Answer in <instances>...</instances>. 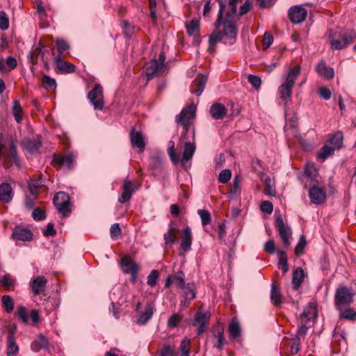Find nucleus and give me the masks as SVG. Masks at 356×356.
<instances>
[{
  "instance_id": "nucleus-55",
  "label": "nucleus",
  "mask_w": 356,
  "mask_h": 356,
  "mask_svg": "<svg viewBox=\"0 0 356 356\" xmlns=\"http://www.w3.org/2000/svg\"><path fill=\"white\" fill-rule=\"evenodd\" d=\"M232 177V172L229 170L225 169L222 170L218 175V181L220 183L226 184Z\"/></svg>"
},
{
  "instance_id": "nucleus-44",
  "label": "nucleus",
  "mask_w": 356,
  "mask_h": 356,
  "mask_svg": "<svg viewBox=\"0 0 356 356\" xmlns=\"http://www.w3.org/2000/svg\"><path fill=\"white\" fill-rule=\"evenodd\" d=\"M181 289L184 290L185 298L188 300H191L195 298V289L193 283H187L185 288Z\"/></svg>"
},
{
  "instance_id": "nucleus-46",
  "label": "nucleus",
  "mask_w": 356,
  "mask_h": 356,
  "mask_svg": "<svg viewBox=\"0 0 356 356\" xmlns=\"http://www.w3.org/2000/svg\"><path fill=\"white\" fill-rule=\"evenodd\" d=\"M199 20L197 19H193L186 24V31L189 35H193L199 29Z\"/></svg>"
},
{
  "instance_id": "nucleus-3",
  "label": "nucleus",
  "mask_w": 356,
  "mask_h": 356,
  "mask_svg": "<svg viewBox=\"0 0 356 356\" xmlns=\"http://www.w3.org/2000/svg\"><path fill=\"white\" fill-rule=\"evenodd\" d=\"M354 301V293L350 288L339 286L337 289L334 295V305L336 309H341L350 306Z\"/></svg>"
},
{
  "instance_id": "nucleus-36",
  "label": "nucleus",
  "mask_w": 356,
  "mask_h": 356,
  "mask_svg": "<svg viewBox=\"0 0 356 356\" xmlns=\"http://www.w3.org/2000/svg\"><path fill=\"white\" fill-rule=\"evenodd\" d=\"M305 277L304 271L302 268H298L296 269L293 273L292 276V284L294 290L298 289L302 282H303Z\"/></svg>"
},
{
  "instance_id": "nucleus-19",
  "label": "nucleus",
  "mask_w": 356,
  "mask_h": 356,
  "mask_svg": "<svg viewBox=\"0 0 356 356\" xmlns=\"http://www.w3.org/2000/svg\"><path fill=\"white\" fill-rule=\"evenodd\" d=\"M316 70L319 75L328 80L333 79L334 76V69L331 67H328L323 60L318 63Z\"/></svg>"
},
{
  "instance_id": "nucleus-63",
  "label": "nucleus",
  "mask_w": 356,
  "mask_h": 356,
  "mask_svg": "<svg viewBox=\"0 0 356 356\" xmlns=\"http://www.w3.org/2000/svg\"><path fill=\"white\" fill-rule=\"evenodd\" d=\"M301 348V341L300 339L298 336H296L294 339H293L292 344L291 345V351L292 354H297Z\"/></svg>"
},
{
  "instance_id": "nucleus-43",
  "label": "nucleus",
  "mask_w": 356,
  "mask_h": 356,
  "mask_svg": "<svg viewBox=\"0 0 356 356\" xmlns=\"http://www.w3.org/2000/svg\"><path fill=\"white\" fill-rule=\"evenodd\" d=\"M2 306L7 313L13 312L14 308V302L13 298L8 295H4L1 298Z\"/></svg>"
},
{
  "instance_id": "nucleus-38",
  "label": "nucleus",
  "mask_w": 356,
  "mask_h": 356,
  "mask_svg": "<svg viewBox=\"0 0 356 356\" xmlns=\"http://www.w3.org/2000/svg\"><path fill=\"white\" fill-rule=\"evenodd\" d=\"M154 308L151 305H148L145 307V311L142 313L138 319L137 323L139 325H145L153 316Z\"/></svg>"
},
{
  "instance_id": "nucleus-39",
  "label": "nucleus",
  "mask_w": 356,
  "mask_h": 356,
  "mask_svg": "<svg viewBox=\"0 0 356 356\" xmlns=\"http://www.w3.org/2000/svg\"><path fill=\"white\" fill-rule=\"evenodd\" d=\"M343 136L341 131H337L334 134L329 140L330 144L332 147L336 149H339L342 147Z\"/></svg>"
},
{
  "instance_id": "nucleus-11",
  "label": "nucleus",
  "mask_w": 356,
  "mask_h": 356,
  "mask_svg": "<svg viewBox=\"0 0 356 356\" xmlns=\"http://www.w3.org/2000/svg\"><path fill=\"white\" fill-rule=\"evenodd\" d=\"M307 14V10L299 6L291 7L288 11L289 18L293 24H300L305 21Z\"/></svg>"
},
{
  "instance_id": "nucleus-4",
  "label": "nucleus",
  "mask_w": 356,
  "mask_h": 356,
  "mask_svg": "<svg viewBox=\"0 0 356 356\" xmlns=\"http://www.w3.org/2000/svg\"><path fill=\"white\" fill-rule=\"evenodd\" d=\"M209 318L210 314L207 312H203L202 308L200 307L195 313L193 321L191 323L192 326H198L197 335L200 336L207 331Z\"/></svg>"
},
{
  "instance_id": "nucleus-17",
  "label": "nucleus",
  "mask_w": 356,
  "mask_h": 356,
  "mask_svg": "<svg viewBox=\"0 0 356 356\" xmlns=\"http://www.w3.org/2000/svg\"><path fill=\"white\" fill-rule=\"evenodd\" d=\"M294 83L289 82V81L285 79L284 83L280 85L278 88V95L282 101L284 103L289 102L291 95L292 87Z\"/></svg>"
},
{
  "instance_id": "nucleus-18",
  "label": "nucleus",
  "mask_w": 356,
  "mask_h": 356,
  "mask_svg": "<svg viewBox=\"0 0 356 356\" xmlns=\"http://www.w3.org/2000/svg\"><path fill=\"white\" fill-rule=\"evenodd\" d=\"M22 145L27 152H29L31 154H35L42 146L41 137L40 136H37L36 138H34L33 139H25L23 141Z\"/></svg>"
},
{
  "instance_id": "nucleus-32",
  "label": "nucleus",
  "mask_w": 356,
  "mask_h": 356,
  "mask_svg": "<svg viewBox=\"0 0 356 356\" xmlns=\"http://www.w3.org/2000/svg\"><path fill=\"white\" fill-rule=\"evenodd\" d=\"M347 308H341L337 309L339 312V316L341 319H345L350 321H356V311L351 307H346Z\"/></svg>"
},
{
  "instance_id": "nucleus-16",
  "label": "nucleus",
  "mask_w": 356,
  "mask_h": 356,
  "mask_svg": "<svg viewBox=\"0 0 356 356\" xmlns=\"http://www.w3.org/2000/svg\"><path fill=\"white\" fill-rule=\"evenodd\" d=\"M47 280L44 276H37L30 282V286L34 295H39L45 289Z\"/></svg>"
},
{
  "instance_id": "nucleus-40",
  "label": "nucleus",
  "mask_w": 356,
  "mask_h": 356,
  "mask_svg": "<svg viewBox=\"0 0 356 356\" xmlns=\"http://www.w3.org/2000/svg\"><path fill=\"white\" fill-rule=\"evenodd\" d=\"M229 337L232 339H237L241 337V329L238 321H232L228 327Z\"/></svg>"
},
{
  "instance_id": "nucleus-21",
  "label": "nucleus",
  "mask_w": 356,
  "mask_h": 356,
  "mask_svg": "<svg viewBox=\"0 0 356 356\" xmlns=\"http://www.w3.org/2000/svg\"><path fill=\"white\" fill-rule=\"evenodd\" d=\"M130 139L131 145L134 147H137L140 150H143L145 146L143 137L140 132L136 131L134 128H132L130 132Z\"/></svg>"
},
{
  "instance_id": "nucleus-61",
  "label": "nucleus",
  "mask_w": 356,
  "mask_h": 356,
  "mask_svg": "<svg viewBox=\"0 0 356 356\" xmlns=\"http://www.w3.org/2000/svg\"><path fill=\"white\" fill-rule=\"evenodd\" d=\"M309 322H307V321H303L300 319V325L298 327V335L299 337L300 336H305L307 330H308V326L309 325Z\"/></svg>"
},
{
  "instance_id": "nucleus-47",
  "label": "nucleus",
  "mask_w": 356,
  "mask_h": 356,
  "mask_svg": "<svg viewBox=\"0 0 356 356\" xmlns=\"http://www.w3.org/2000/svg\"><path fill=\"white\" fill-rule=\"evenodd\" d=\"M306 245V238L304 235H301L298 240V244L295 248V254L297 257H300L303 254Z\"/></svg>"
},
{
  "instance_id": "nucleus-50",
  "label": "nucleus",
  "mask_w": 356,
  "mask_h": 356,
  "mask_svg": "<svg viewBox=\"0 0 356 356\" xmlns=\"http://www.w3.org/2000/svg\"><path fill=\"white\" fill-rule=\"evenodd\" d=\"M191 341L189 339H184L179 346V350L181 352L180 356H189L190 353Z\"/></svg>"
},
{
  "instance_id": "nucleus-60",
  "label": "nucleus",
  "mask_w": 356,
  "mask_h": 356,
  "mask_svg": "<svg viewBox=\"0 0 356 356\" xmlns=\"http://www.w3.org/2000/svg\"><path fill=\"white\" fill-rule=\"evenodd\" d=\"M56 47L60 54H63L65 51L69 49V44L67 42L62 38L56 40Z\"/></svg>"
},
{
  "instance_id": "nucleus-56",
  "label": "nucleus",
  "mask_w": 356,
  "mask_h": 356,
  "mask_svg": "<svg viewBox=\"0 0 356 356\" xmlns=\"http://www.w3.org/2000/svg\"><path fill=\"white\" fill-rule=\"evenodd\" d=\"M17 316L22 323L26 324L28 323L29 315L24 307L20 306L17 308Z\"/></svg>"
},
{
  "instance_id": "nucleus-42",
  "label": "nucleus",
  "mask_w": 356,
  "mask_h": 356,
  "mask_svg": "<svg viewBox=\"0 0 356 356\" xmlns=\"http://www.w3.org/2000/svg\"><path fill=\"white\" fill-rule=\"evenodd\" d=\"M277 256L279 258L280 267L282 269L284 273H286L289 270L286 254L284 251L278 250Z\"/></svg>"
},
{
  "instance_id": "nucleus-8",
  "label": "nucleus",
  "mask_w": 356,
  "mask_h": 356,
  "mask_svg": "<svg viewBox=\"0 0 356 356\" xmlns=\"http://www.w3.org/2000/svg\"><path fill=\"white\" fill-rule=\"evenodd\" d=\"M195 113V107L191 106L188 108L181 110L180 113L176 117V122L177 124L181 122L184 130L187 132L189 129L190 119L192 118Z\"/></svg>"
},
{
  "instance_id": "nucleus-7",
  "label": "nucleus",
  "mask_w": 356,
  "mask_h": 356,
  "mask_svg": "<svg viewBox=\"0 0 356 356\" xmlns=\"http://www.w3.org/2000/svg\"><path fill=\"white\" fill-rule=\"evenodd\" d=\"M275 226L283 242L284 246L288 248L291 244L290 238L292 234L291 227L289 225H284L281 215L277 216Z\"/></svg>"
},
{
  "instance_id": "nucleus-24",
  "label": "nucleus",
  "mask_w": 356,
  "mask_h": 356,
  "mask_svg": "<svg viewBox=\"0 0 356 356\" xmlns=\"http://www.w3.org/2000/svg\"><path fill=\"white\" fill-rule=\"evenodd\" d=\"M133 184L132 182L128 180H126L124 182L123 186H122V192L121 193L120 197H119V202L120 203H126L128 202L134 193V191L132 190Z\"/></svg>"
},
{
  "instance_id": "nucleus-58",
  "label": "nucleus",
  "mask_w": 356,
  "mask_h": 356,
  "mask_svg": "<svg viewBox=\"0 0 356 356\" xmlns=\"http://www.w3.org/2000/svg\"><path fill=\"white\" fill-rule=\"evenodd\" d=\"M9 27V20L7 14L1 10L0 11V29L2 31H6Z\"/></svg>"
},
{
  "instance_id": "nucleus-30",
  "label": "nucleus",
  "mask_w": 356,
  "mask_h": 356,
  "mask_svg": "<svg viewBox=\"0 0 356 356\" xmlns=\"http://www.w3.org/2000/svg\"><path fill=\"white\" fill-rule=\"evenodd\" d=\"M181 238V248L184 252H187L191 249L192 244V234L191 229L187 227L184 229Z\"/></svg>"
},
{
  "instance_id": "nucleus-54",
  "label": "nucleus",
  "mask_w": 356,
  "mask_h": 356,
  "mask_svg": "<svg viewBox=\"0 0 356 356\" xmlns=\"http://www.w3.org/2000/svg\"><path fill=\"white\" fill-rule=\"evenodd\" d=\"M159 278V272L156 270H152L147 276V284L151 287L154 286Z\"/></svg>"
},
{
  "instance_id": "nucleus-64",
  "label": "nucleus",
  "mask_w": 356,
  "mask_h": 356,
  "mask_svg": "<svg viewBox=\"0 0 356 356\" xmlns=\"http://www.w3.org/2000/svg\"><path fill=\"white\" fill-rule=\"evenodd\" d=\"M32 217L36 221L42 220L46 218V213L41 209L36 208L33 211Z\"/></svg>"
},
{
  "instance_id": "nucleus-20",
  "label": "nucleus",
  "mask_w": 356,
  "mask_h": 356,
  "mask_svg": "<svg viewBox=\"0 0 356 356\" xmlns=\"http://www.w3.org/2000/svg\"><path fill=\"white\" fill-rule=\"evenodd\" d=\"M211 117L215 120L222 119L227 113V109L220 103L212 104L209 109Z\"/></svg>"
},
{
  "instance_id": "nucleus-6",
  "label": "nucleus",
  "mask_w": 356,
  "mask_h": 356,
  "mask_svg": "<svg viewBox=\"0 0 356 356\" xmlns=\"http://www.w3.org/2000/svg\"><path fill=\"white\" fill-rule=\"evenodd\" d=\"M53 203L57 209L58 212L62 214L63 216L66 217L69 216L70 213V211L68 208L70 204V197L66 193H57L53 198Z\"/></svg>"
},
{
  "instance_id": "nucleus-34",
  "label": "nucleus",
  "mask_w": 356,
  "mask_h": 356,
  "mask_svg": "<svg viewBox=\"0 0 356 356\" xmlns=\"http://www.w3.org/2000/svg\"><path fill=\"white\" fill-rule=\"evenodd\" d=\"M240 180L241 177L239 175L234 176L230 191L228 193V196L231 199H236L241 193Z\"/></svg>"
},
{
  "instance_id": "nucleus-10",
  "label": "nucleus",
  "mask_w": 356,
  "mask_h": 356,
  "mask_svg": "<svg viewBox=\"0 0 356 356\" xmlns=\"http://www.w3.org/2000/svg\"><path fill=\"white\" fill-rule=\"evenodd\" d=\"M172 284L178 289L185 288V274L182 271H178L168 276L165 280V287L168 289Z\"/></svg>"
},
{
  "instance_id": "nucleus-41",
  "label": "nucleus",
  "mask_w": 356,
  "mask_h": 356,
  "mask_svg": "<svg viewBox=\"0 0 356 356\" xmlns=\"http://www.w3.org/2000/svg\"><path fill=\"white\" fill-rule=\"evenodd\" d=\"M264 183V194L268 196H275L276 194V190L274 181L272 180L269 177H268L265 179Z\"/></svg>"
},
{
  "instance_id": "nucleus-23",
  "label": "nucleus",
  "mask_w": 356,
  "mask_h": 356,
  "mask_svg": "<svg viewBox=\"0 0 356 356\" xmlns=\"http://www.w3.org/2000/svg\"><path fill=\"white\" fill-rule=\"evenodd\" d=\"M13 196V190L10 184L2 183L0 185V200L4 203H8L12 200Z\"/></svg>"
},
{
  "instance_id": "nucleus-2",
  "label": "nucleus",
  "mask_w": 356,
  "mask_h": 356,
  "mask_svg": "<svg viewBox=\"0 0 356 356\" xmlns=\"http://www.w3.org/2000/svg\"><path fill=\"white\" fill-rule=\"evenodd\" d=\"M356 38V33L353 31L345 33H339L338 37L335 38V34L330 33L329 38L330 40V47L334 50H339L347 47L353 43Z\"/></svg>"
},
{
  "instance_id": "nucleus-22",
  "label": "nucleus",
  "mask_w": 356,
  "mask_h": 356,
  "mask_svg": "<svg viewBox=\"0 0 356 356\" xmlns=\"http://www.w3.org/2000/svg\"><path fill=\"white\" fill-rule=\"evenodd\" d=\"M48 339L42 334H40L38 338L31 344V348L33 351L37 353L42 349H47L49 348Z\"/></svg>"
},
{
  "instance_id": "nucleus-28",
  "label": "nucleus",
  "mask_w": 356,
  "mask_h": 356,
  "mask_svg": "<svg viewBox=\"0 0 356 356\" xmlns=\"http://www.w3.org/2000/svg\"><path fill=\"white\" fill-rule=\"evenodd\" d=\"M7 342H8L7 355L8 356H15L19 351V348L15 342L14 334L11 331H10L8 334Z\"/></svg>"
},
{
  "instance_id": "nucleus-51",
  "label": "nucleus",
  "mask_w": 356,
  "mask_h": 356,
  "mask_svg": "<svg viewBox=\"0 0 356 356\" xmlns=\"http://www.w3.org/2000/svg\"><path fill=\"white\" fill-rule=\"evenodd\" d=\"M300 65H296L292 70H291L289 72V73L286 77V79L289 81V82L294 83L296 78L298 77V74H300Z\"/></svg>"
},
{
  "instance_id": "nucleus-29",
  "label": "nucleus",
  "mask_w": 356,
  "mask_h": 356,
  "mask_svg": "<svg viewBox=\"0 0 356 356\" xmlns=\"http://www.w3.org/2000/svg\"><path fill=\"white\" fill-rule=\"evenodd\" d=\"M55 61L58 69L63 73H72L75 70V66L73 64L63 61L60 56L55 58Z\"/></svg>"
},
{
  "instance_id": "nucleus-26",
  "label": "nucleus",
  "mask_w": 356,
  "mask_h": 356,
  "mask_svg": "<svg viewBox=\"0 0 356 356\" xmlns=\"http://www.w3.org/2000/svg\"><path fill=\"white\" fill-rule=\"evenodd\" d=\"M208 76L205 74H199L193 81V86L195 88L194 93L197 96L201 95L204 90L205 85L207 82Z\"/></svg>"
},
{
  "instance_id": "nucleus-5",
  "label": "nucleus",
  "mask_w": 356,
  "mask_h": 356,
  "mask_svg": "<svg viewBox=\"0 0 356 356\" xmlns=\"http://www.w3.org/2000/svg\"><path fill=\"white\" fill-rule=\"evenodd\" d=\"M88 99L92 105L94 109L102 111L104 107V101L103 97V88L99 83L95 84V87L88 92Z\"/></svg>"
},
{
  "instance_id": "nucleus-62",
  "label": "nucleus",
  "mask_w": 356,
  "mask_h": 356,
  "mask_svg": "<svg viewBox=\"0 0 356 356\" xmlns=\"http://www.w3.org/2000/svg\"><path fill=\"white\" fill-rule=\"evenodd\" d=\"M248 80L249 83H251V85L256 89L258 90L261 84V79L259 76L253 75V74H249L248 76Z\"/></svg>"
},
{
  "instance_id": "nucleus-1",
  "label": "nucleus",
  "mask_w": 356,
  "mask_h": 356,
  "mask_svg": "<svg viewBox=\"0 0 356 356\" xmlns=\"http://www.w3.org/2000/svg\"><path fill=\"white\" fill-rule=\"evenodd\" d=\"M219 4V10L216 22H214L215 31L209 36V51L213 52L215 47L218 42L221 41L223 38H227L232 40H236L238 35V28L235 16L241 17L245 15L251 7L250 0L241 6L239 13L237 14V4L242 0H229L228 6L229 11L224 15L225 9L227 6L225 0H216Z\"/></svg>"
},
{
  "instance_id": "nucleus-12",
  "label": "nucleus",
  "mask_w": 356,
  "mask_h": 356,
  "mask_svg": "<svg viewBox=\"0 0 356 356\" xmlns=\"http://www.w3.org/2000/svg\"><path fill=\"white\" fill-rule=\"evenodd\" d=\"M11 238L16 241H31L33 239V233L29 229L15 226L13 229Z\"/></svg>"
},
{
  "instance_id": "nucleus-57",
  "label": "nucleus",
  "mask_w": 356,
  "mask_h": 356,
  "mask_svg": "<svg viewBox=\"0 0 356 356\" xmlns=\"http://www.w3.org/2000/svg\"><path fill=\"white\" fill-rule=\"evenodd\" d=\"M181 320V316L179 314L172 315L168 321V326L170 328L176 327Z\"/></svg>"
},
{
  "instance_id": "nucleus-14",
  "label": "nucleus",
  "mask_w": 356,
  "mask_h": 356,
  "mask_svg": "<svg viewBox=\"0 0 356 356\" xmlns=\"http://www.w3.org/2000/svg\"><path fill=\"white\" fill-rule=\"evenodd\" d=\"M212 337L216 340L213 346L219 350H222L223 346L228 343L224 338V327L221 324H218L212 330Z\"/></svg>"
},
{
  "instance_id": "nucleus-25",
  "label": "nucleus",
  "mask_w": 356,
  "mask_h": 356,
  "mask_svg": "<svg viewBox=\"0 0 356 356\" xmlns=\"http://www.w3.org/2000/svg\"><path fill=\"white\" fill-rule=\"evenodd\" d=\"M270 298L272 304L275 306H279L283 302L284 297L282 292L275 284L271 285Z\"/></svg>"
},
{
  "instance_id": "nucleus-52",
  "label": "nucleus",
  "mask_w": 356,
  "mask_h": 356,
  "mask_svg": "<svg viewBox=\"0 0 356 356\" xmlns=\"http://www.w3.org/2000/svg\"><path fill=\"white\" fill-rule=\"evenodd\" d=\"M175 347L165 344L159 351V356H175Z\"/></svg>"
},
{
  "instance_id": "nucleus-31",
  "label": "nucleus",
  "mask_w": 356,
  "mask_h": 356,
  "mask_svg": "<svg viewBox=\"0 0 356 356\" xmlns=\"http://www.w3.org/2000/svg\"><path fill=\"white\" fill-rule=\"evenodd\" d=\"M195 151V145L190 142H186L184 144V149L181 158V163L184 165V163L192 159Z\"/></svg>"
},
{
  "instance_id": "nucleus-53",
  "label": "nucleus",
  "mask_w": 356,
  "mask_h": 356,
  "mask_svg": "<svg viewBox=\"0 0 356 356\" xmlns=\"http://www.w3.org/2000/svg\"><path fill=\"white\" fill-rule=\"evenodd\" d=\"M197 213L201 218L202 224L203 225H209L211 222V215L208 211L199 209L197 211Z\"/></svg>"
},
{
  "instance_id": "nucleus-45",
  "label": "nucleus",
  "mask_w": 356,
  "mask_h": 356,
  "mask_svg": "<svg viewBox=\"0 0 356 356\" xmlns=\"http://www.w3.org/2000/svg\"><path fill=\"white\" fill-rule=\"evenodd\" d=\"M334 151H335L334 147H332L330 145H325L318 152V157L320 159H322L323 160H325L329 156L332 155L334 154Z\"/></svg>"
},
{
  "instance_id": "nucleus-48",
  "label": "nucleus",
  "mask_w": 356,
  "mask_h": 356,
  "mask_svg": "<svg viewBox=\"0 0 356 356\" xmlns=\"http://www.w3.org/2000/svg\"><path fill=\"white\" fill-rule=\"evenodd\" d=\"M168 154L172 162L177 165L179 161V157L175 152V143L172 140H170L168 143Z\"/></svg>"
},
{
  "instance_id": "nucleus-59",
  "label": "nucleus",
  "mask_w": 356,
  "mask_h": 356,
  "mask_svg": "<svg viewBox=\"0 0 356 356\" xmlns=\"http://www.w3.org/2000/svg\"><path fill=\"white\" fill-rule=\"evenodd\" d=\"M42 81L43 86L46 89H49V88H55L56 86V80L54 79H53V78H51L48 75H46V74L44 75Z\"/></svg>"
},
{
  "instance_id": "nucleus-33",
  "label": "nucleus",
  "mask_w": 356,
  "mask_h": 356,
  "mask_svg": "<svg viewBox=\"0 0 356 356\" xmlns=\"http://www.w3.org/2000/svg\"><path fill=\"white\" fill-rule=\"evenodd\" d=\"M316 316L317 311L315 306L309 304L307 309L300 314V319L310 323V321L315 319Z\"/></svg>"
},
{
  "instance_id": "nucleus-9",
  "label": "nucleus",
  "mask_w": 356,
  "mask_h": 356,
  "mask_svg": "<svg viewBox=\"0 0 356 356\" xmlns=\"http://www.w3.org/2000/svg\"><path fill=\"white\" fill-rule=\"evenodd\" d=\"M165 64L159 63L155 59L148 63L145 67V76L147 81L152 79L154 77L160 76L163 72Z\"/></svg>"
},
{
  "instance_id": "nucleus-35",
  "label": "nucleus",
  "mask_w": 356,
  "mask_h": 356,
  "mask_svg": "<svg viewBox=\"0 0 356 356\" xmlns=\"http://www.w3.org/2000/svg\"><path fill=\"white\" fill-rule=\"evenodd\" d=\"M8 156L15 165L20 167V159L17 152L16 141L13 138L10 142Z\"/></svg>"
},
{
  "instance_id": "nucleus-13",
  "label": "nucleus",
  "mask_w": 356,
  "mask_h": 356,
  "mask_svg": "<svg viewBox=\"0 0 356 356\" xmlns=\"http://www.w3.org/2000/svg\"><path fill=\"white\" fill-rule=\"evenodd\" d=\"M309 196L311 202L316 205L322 204L326 200V193L318 186H312L309 191Z\"/></svg>"
},
{
  "instance_id": "nucleus-49",
  "label": "nucleus",
  "mask_w": 356,
  "mask_h": 356,
  "mask_svg": "<svg viewBox=\"0 0 356 356\" xmlns=\"http://www.w3.org/2000/svg\"><path fill=\"white\" fill-rule=\"evenodd\" d=\"M13 106V113L14 115V118L15 120L19 123L22 120V108L19 104V102L17 100H14Z\"/></svg>"
},
{
  "instance_id": "nucleus-27",
  "label": "nucleus",
  "mask_w": 356,
  "mask_h": 356,
  "mask_svg": "<svg viewBox=\"0 0 356 356\" xmlns=\"http://www.w3.org/2000/svg\"><path fill=\"white\" fill-rule=\"evenodd\" d=\"M54 161L56 164L60 166H65L68 169H71L73 166L74 161V157L72 154H68L66 155L58 156L54 158Z\"/></svg>"
},
{
  "instance_id": "nucleus-15",
  "label": "nucleus",
  "mask_w": 356,
  "mask_h": 356,
  "mask_svg": "<svg viewBox=\"0 0 356 356\" xmlns=\"http://www.w3.org/2000/svg\"><path fill=\"white\" fill-rule=\"evenodd\" d=\"M121 267L126 274L135 275L138 273V265L136 264L129 256H125L121 259Z\"/></svg>"
},
{
  "instance_id": "nucleus-37",
  "label": "nucleus",
  "mask_w": 356,
  "mask_h": 356,
  "mask_svg": "<svg viewBox=\"0 0 356 356\" xmlns=\"http://www.w3.org/2000/svg\"><path fill=\"white\" fill-rule=\"evenodd\" d=\"M177 229V228L174 227L172 224L168 225V231L163 236L166 247H170L173 243H175L176 235L175 234L174 232Z\"/></svg>"
}]
</instances>
